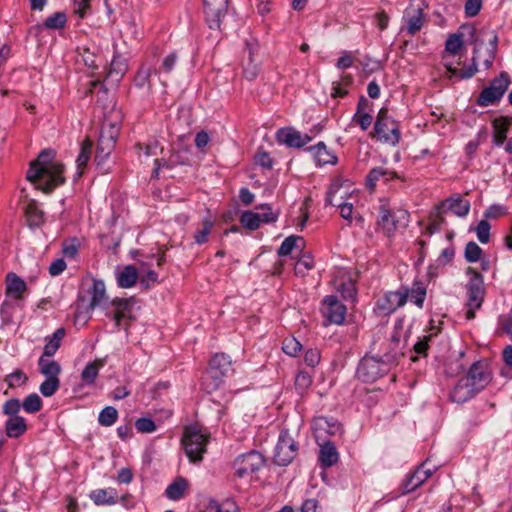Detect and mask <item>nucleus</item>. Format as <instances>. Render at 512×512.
<instances>
[{
  "mask_svg": "<svg viewBox=\"0 0 512 512\" xmlns=\"http://www.w3.org/2000/svg\"><path fill=\"white\" fill-rule=\"evenodd\" d=\"M399 178L398 174L383 167L372 168L366 176V186L370 190H374L377 181L383 179L385 183Z\"/></svg>",
  "mask_w": 512,
  "mask_h": 512,
  "instance_id": "nucleus-30",
  "label": "nucleus"
},
{
  "mask_svg": "<svg viewBox=\"0 0 512 512\" xmlns=\"http://www.w3.org/2000/svg\"><path fill=\"white\" fill-rule=\"evenodd\" d=\"M87 292L91 297L90 302L86 307L83 308L78 305L76 310L77 318H81L82 315L84 319L90 318V312L93 311L96 307L105 303L107 299L105 284L101 279H93L92 285Z\"/></svg>",
  "mask_w": 512,
  "mask_h": 512,
  "instance_id": "nucleus-15",
  "label": "nucleus"
},
{
  "mask_svg": "<svg viewBox=\"0 0 512 512\" xmlns=\"http://www.w3.org/2000/svg\"><path fill=\"white\" fill-rule=\"evenodd\" d=\"M157 70L152 66L148 64H142L139 69L137 70L134 79L133 84L138 89L145 90L146 94H150L152 92V81L151 76L152 74H156Z\"/></svg>",
  "mask_w": 512,
  "mask_h": 512,
  "instance_id": "nucleus-27",
  "label": "nucleus"
},
{
  "mask_svg": "<svg viewBox=\"0 0 512 512\" xmlns=\"http://www.w3.org/2000/svg\"><path fill=\"white\" fill-rule=\"evenodd\" d=\"M188 486V481L185 478L179 476L167 486L165 495L170 500H180L185 496V492L188 489Z\"/></svg>",
  "mask_w": 512,
  "mask_h": 512,
  "instance_id": "nucleus-37",
  "label": "nucleus"
},
{
  "mask_svg": "<svg viewBox=\"0 0 512 512\" xmlns=\"http://www.w3.org/2000/svg\"><path fill=\"white\" fill-rule=\"evenodd\" d=\"M67 23V15L65 12H56L51 16L47 17L42 24H36L32 29L41 31L42 29L47 30H60L65 27Z\"/></svg>",
  "mask_w": 512,
  "mask_h": 512,
  "instance_id": "nucleus-34",
  "label": "nucleus"
},
{
  "mask_svg": "<svg viewBox=\"0 0 512 512\" xmlns=\"http://www.w3.org/2000/svg\"><path fill=\"white\" fill-rule=\"evenodd\" d=\"M510 82L509 74L501 72L479 93L476 98V104L480 107L496 105L508 90Z\"/></svg>",
  "mask_w": 512,
  "mask_h": 512,
  "instance_id": "nucleus-10",
  "label": "nucleus"
},
{
  "mask_svg": "<svg viewBox=\"0 0 512 512\" xmlns=\"http://www.w3.org/2000/svg\"><path fill=\"white\" fill-rule=\"evenodd\" d=\"M498 47V36L492 32L489 39V44H484L483 41H476L473 50L472 63L462 69H457L451 64H446L447 78H456L457 80H467L472 78L478 71V63L482 61L484 69L488 70L492 67L496 57Z\"/></svg>",
  "mask_w": 512,
  "mask_h": 512,
  "instance_id": "nucleus-2",
  "label": "nucleus"
},
{
  "mask_svg": "<svg viewBox=\"0 0 512 512\" xmlns=\"http://www.w3.org/2000/svg\"><path fill=\"white\" fill-rule=\"evenodd\" d=\"M259 50V45L255 40H246L245 47L242 52V71L243 76L249 80L253 81L257 78L260 71V61L255 59Z\"/></svg>",
  "mask_w": 512,
  "mask_h": 512,
  "instance_id": "nucleus-13",
  "label": "nucleus"
},
{
  "mask_svg": "<svg viewBox=\"0 0 512 512\" xmlns=\"http://www.w3.org/2000/svg\"><path fill=\"white\" fill-rule=\"evenodd\" d=\"M5 282L6 295L14 299H21L27 289L26 282L14 272H9L6 275Z\"/></svg>",
  "mask_w": 512,
  "mask_h": 512,
  "instance_id": "nucleus-29",
  "label": "nucleus"
},
{
  "mask_svg": "<svg viewBox=\"0 0 512 512\" xmlns=\"http://www.w3.org/2000/svg\"><path fill=\"white\" fill-rule=\"evenodd\" d=\"M214 223L211 220H204L203 222V228L199 231H197L194 235L195 243L201 245L207 242L208 236L211 233V229L213 227Z\"/></svg>",
  "mask_w": 512,
  "mask_h": 512,
  "instance_id": "nucleus-56",
  "label": "nucleus"
},
{
  "mask_svg": "<svg viewBox=\"0 0 512 512\" xmlns=\"http://www.w3.org/2000/svg\"><path fill=\"white\" fill-rule=\"evenodd\" d=\"M337 290L341 293L344 299H353L356 295V287L351 280L341 282L338 285Z\"/></svg>",
  "mask_w": 512,
  "mask_h": 512,
  "instance_id": "nucleus-62",
  "label": "nucleus"
},
{
  "mask_svg": "<svg viewBox=\"0 0 512 512\" xmlns=\"http://www.w3.org/2000/svg\"><path fill=\"white\" fill-rule=\"evenodd\" d=\"M463 378L479 393L490 383L492 374L485 362L477 361L471 365Z\"/></svg>",
  "mask_w": 512,
  "mask_h": 512,
  "instance_id": "nucleus-16",
  "label": "nucleus"
},
{
  "mask_svg": "<svg viewBox=\"0 0 512 512\" xmlns=\"http://www.w3.org/2000/svg\"><path fill=\"white\" fill-rule=\"evenodd\" d=\"M209 437V433L197 424L185 427L181 442L190 461L198 462L202 460Z\"/></svg>",
  "mask_w": 512,
  "mask_h": 512,
  "instance_id": "nucleus-5",
  "label": "nucleus"
},
{
  "mask_svg": "<svg viewBox=\"0 0 512 512\" xmlns=\"http://www.w3.org/2000/svg\"><path fill=\"white\" fill-rule=\"evenodd\" d=\"M12 314L13 305L8 301H4L0 306V317L2 323L5 325L10 324L12 322Z\"/></svg>",
  "mask_w": 512,
  "mask_h": 512,
  "instance_id": "nucleus-63",
  "label": "nucleus"
},
{
  "mask_svg": "<svg viewBox=\"0 0 512 512\" xmlns=\"http://www.w3.org/2000/svg\"><path fill=\"white\" fill-rule=\"evenodd\" d=\"M118 419V411L112 406H106L101 410L98 416L100 425L109 427L112 426Z\"/></svg>",
  "mask_w": 512,
  "mask_h": 512,
  "instance_id": "nucleus-46",
  "label": "nucleus"
},
{
  "mask_svg": "<svg viewBox=\"0 0 512 512\" xmlns=\"http://www.w3.org/2000/svg\"><path fill=\"white\" fill-rule=\"evenodd\" d=\"M403 353L394 349L393 353H380L376 356L366 355L357 367V377L365 382L372 383L388 374L391 367L396 365Z\"/></svg>",
  "mask_w": 512,
  "mask_h": 512,
  "instance_id": "nucleus-3",
  "label": "nucleus"
},
{
  "mask_svg": "<svg viewBox=\"0 0 512 512\" xmlns=\"http://www.w3.org/2000/svg\"><path fill=\"white\" fill-rule=\"evenodd\" d=\"M135 427L140 433H152L156 430L155 422L149 417H141L137 419Z\"/></svg>",
  "mask_w": 512,
  "mask_h": 512,
  "instance_id": "nucleus-59",
  "label": "nucleus"
},
{
  "mask_svg": "<svg viewBox=\"0 0 512 512\" xmlns=\"http://www.w3.org/2000/svg\"><path fill=\"white\" fill-rule=\"evenodd\" d=\"M314 266L313 259L309 255H303L296 263L294 271L296 275L305 276L307 271Z\"/></svg>",
  "mask_w": 512,
  "mask_h": 512,
  "instance_id": "nucleus-55",
  "label": "nucleus"
},
{
  "mask_svg": "<svg viewBox=\"0 0 512 512\" xmlns=\"http://www.w3.org/2000/svg\"><path fill=\"white\" fill-rule=\"evenodd\" d=\"M27 222L30 227H39L44 222V212L35 200H30L25 207Z\"/></svg>",
  "mask_w": 512,
  "mask_h": 512,
  "instance_id": "nucleus-39",
  "label": "nucleus"
},
{
  "mask_svg": "<svg viewBox=\"0 0 512 512\" xmlns=\"http://www.w3.org/2000/svg\"><path fill=\"white\" fill-rule=\"evenodd\" d=\"M92 147H93V142L88 138H86L81 143L80 153L76 159V164H77V168H78L77 177L82 176V173H83L82 169L84 167H86V165L91 157Z\"/></svg>",
  "mask_w": 512,
  "mask_h": 512,
  "instance_id": "nucleus-41",
  "label": "nucleus"
},
{
  "mask_svg": "<svg viewBox=\"0 0 512 512\" xmlns=\"http://www.w3.org/2000/svg\"><path fill=\"white\" fill-rule=\"evenodd\" d=\"M278 143L285 144L292 148H302L312 141V137L308 134H301L299 131L286 127L280 128L276 133Z\"/></svg>",
  "mask_w": 512,
  "mask_h": 512,
  "instance_id": "nucleus-18",
  "label": "nucleus"
},
{
  "mask_svg": "<svg viewBox=\"0 0 512 512\" xmlns=\"http://www.w3.org/2000/svg\"><path fill=\"white\" fill-rule=\"evenodd\" d=\"M463 45L461 34H451L445 43V50L453 55L457 54Z\"/></svg>",
  "mask_w": 512,
  "mask_h": 512,
  "instance_id": "nucleus-54",
  "label": "nucleus"
},
{
  "mask_svg": "<svg viewBox=\"0 0 512 512\" xmlns=\"http://www.w3.org/2000/svg\"><path fill=\"white\" fill-rule=\"evenodd\" d=\"M21 407L22 404L19 399L11 398L4 403L2 410L3 413L9 417H17L19 416L18 413L20 412Z\"/></svg>",
  "mask_w": 512,
  "mask_h": 512,
  "instance_id": "nucleus-57",
  "label": "nucleus"
},
{
  "mask_svg": "<svg viewBox=\"0 0 512 512\" xmlns=\"http://www.w3.org/2000/svg\"><path fill=\"white\" fill-rule=\"evenodd\" d=\"M341 185L338 181H333L326 193L325 205L338 206L340 209V215L345 220H352L353 205L351 203H335V194L339 191Z\"/></svg>",
  "mask_w": 512,
  "mask_h": 512,
  "instance_id": "nucleus-26",
  "label": "nucleus"
},
{
  "mask_svg": "<svg viewBox=\"0 0 512 512\" xmlns=\"http://www.w3.org/2000/svg\"><path fill=\"white\" fill-rule=\"evenodd\" d=\"M50 357L42 354L38 359L39 372L46 377L39 386V391L44 397L53 396L60 388L61 365L49 359Z\"/></svg>",
  "mask_w": 512,
  "mask_h": 512,
  "instance_id": "nucleus-9",
  "label": "nucleus"
},
{
  "mask_svg": "<svg viewBox=\"0 0 512 512\" xmlns=\"http://www.w3.org/2000/svg\"><path fill=\"white\" fill-rule=\"evenodd\" d=\"M27 429L26 420L22 416L9 417L5 422V432L9 438H19Z\"/></svg>",
  "mask_w": 512,
  "mask_h": 512,
  "instance_id": "nucleus-36",
  "label": "nucleus"
},
{
  "mask_svg": "<svg viewBox=\"0 0 512 512\" xmlns=\"http://www.w3.org/2000/svg\"><path fill=\"white\" fill-rule=\"evenodd\" d=\"M56 152L43 149L38 157L30 163L26 178L32 183H38L37 188L45 193H51L56 187L64 184V165L54 161Z\"/></svg>",
  "mask_w": 512,
  "mask_h": 512,
  "instance_id": "nucleus-1",
  "label": "nucleus"
},
{
  "mask_svg": "<svg viewBox=\"0 0 512 512\" xmlns=\"http://www.w3.org/2000/svg\"><path fill=\"white\" fill-rule=\"evenodd\" d=\"M425 463L420 464L413 473L407 475L406 479L402 482L400 486V493L407 494L414 490H416L419 486H421L429 477H431L432 472L430 469H424Z\"/></svg>",
  "mask_w": 512,
  "mask_h": 512,
  "instance_id": "nucleus-20",
  "label": "nucleus"
},
{
  "mask_svg": "<svg viewBox=\"0 0 512 512\" xmlns=\"http://www.w3.org/2000/svg\"><path fill=\"white\" fill-rule=\"evenodd\" d=\"M387 301L393 306L394 312L404 306L408 301V286H401L396 291H390L385 294Z\"/></svg>",
  "mask_w": 512,
  "mask_h": 512,
  "instance_id": "nucleus-42",
  "label": "nucleus"
},
{
  "mask_svg": "<svg viewBox=\"0 0 512 512\" xmlns=\"http://www.w3.org/2000/svg\"><path fill=\"white\" fill-rule=\"evenodd\" d=\"M27 380H28L27 376L20 369L15 370L11 374L7 375V377H6V382L9 387L20 386L21 384L25 383Z\"/></svg>",
  "mask_w": 512,
  "mask_h": 512,
  "instance_id": "nucleus-61",
  "label": "nucleus"
},
{
  "mask_svg": "<svg viewBox=\"0 0 512 512\" xmlns=\"http://www.w3.org/2000/svg\"><path fill=\"white\" fill-rule=\"evenodd\" d=\"M240 223L243 227L254 231L260 227V213L253 211H244L240 216Z\"/></svg>",
  "mask_w": 512,
  "mask_h": 512,
  "instance_id": "nucleus-44",
  "label": "nucleus"
},
{
  "mask_svg": "<svg viewBox=\"0 0 512 512\" xmlns=\"http://www.w3.org/2000/svg\"><path fill=\"white\" fill-rule=\"evenodd\" d=\"M216 512H240V510L232 499H226L222 504L216 505Z\"/></svg>",
  "mask_w": 512,
  "mask_h": 512,
  "instance_id": "nucleus-64",
  "label": "nucleus"
},
{
  "mask_svg": "<svg viewBox=\"0 0 512 512\" xmlns=\"http://www.w3.org/2000/svg\"><path fill=\"white\" fill-rule=\"evenodd\" d=\"M117 491L115 488L96 489L90 492L89 498L97 506L114 505L117 502Z\"/></svg>",
  "mask_w": 512,
  "mask_h": 512,
  "instance_id": "nucleus-32",
  "label": "nucleus"
},
{
  "mask_svg": "<svg viewBox=\"0 0 512 512\" xmlns=\"http://www.w3.org/2000/svg\"><path fill=\"white\" fill-rule=\"evenodd\" d=\"M298 242L303 243V238L295 235H291L285 238L280 247L278 248V256L283 257L291 254L294 248L299 247Z\"/></svg>",
  "mask_w": 512,
  "mask_h": 512,
  "instance_id": "nucleus-45",
  "label": "nucleus"
},
{
  "mask_svg": "<svg viewBox=\"0 0 512 512\" xmlns=\"http://www.w3.org/2000/svg\"><path fill=\"white\" fill-rule=\"evenodd\" d=\"M264 464V456L256 450H251L247 453L239 455L235 459L233 466L237 477L244 478L259 471L264 466Z\"/></svg>",
  "mask_w": 512,
  "mask_h": 512,
  "instance_id": "nucleus-12",
  "label": "nucleus"
},
{
  "mask_svg": "<svg viewBox=\"0 0 512 512\" xmlns=\"http://www.w3.org/2000/svg\"><path fill=\"white\" fill-rule=\"evenodd\" d=\"M313 156L317 166L322 167L330 164L335 165L338 162L337 156L334 152L328 150L324 142H319L314 146L307 149Z\"/></svg>",
  "mask_w": 512,
  "mask_h": 512,
  "instance_id": "nucleus-25",
  "label": "nucleus"
},
{
  "mask_svg": "<svg viewBox=\"0 0 512 512\" xmlns=\"http://www.w3.org/2000/svg\"><path fill=\"white\" fill-rule=\"evenodd\" d=\"M298 452V446L288 430H282L275 446L273 462L278 466L289 465Z\"/></svg>",
  "mask_w": 512,
  "mask_h": 512,
  "instance_id": "nucleus-11",
  "label": "nucleus"
},
{
  "mask_svg": "<svg viewBox=\"0 0 512 512\" xmlns=\"http://www.w3.org/2000/svg\"><path fill=\"white\" fill-rule=\"evenodd\" d=\"M139 278L138 271L135 266L127 265L117 273V284L121 288L133 287Z\"/></svg>",
  "mask_w": 512,
  "mask_h": 512,
  "instance_id": "nucleus-38",
  "label": "nucleus"
},
{
  "mask_svg": "<svg viewBox=\"0 0 512 512\" xmlns=\"http://www.w3.org/2000/svg\"><path fill=\"white\" fill-rule=\"evenodd\" d=\"M229 0H203L205 19L210 29H219L227 13Z\"/></svg>",
  "mask_w": 512,
  "mask_h": 512,
  "instance_id": "nucleus-17",
  "label": "nucleus"
},
{
  "mask_svg": "<svg viewBox=\"0 0 512 512\" xmlns=\"http://www.w3.org/2000/svg\"><path fill=\"white\" fill-rule=\"evenodd\" d=\"M352 121L358 124L361 130L366 131L371 126L373 117L369 112H355Z\"/></svg>",
  "mask_w": 512,
  "mask_h": 512,
  "instance_id": "nucleus-60",
  "label": "nucleus"
},
{
  "mask_svg": "<svg viewBox=\"0 0 512 512\" xmlns=\"http://www.w3.org/2000/svg\"><path fill=\"white\" fill-rule=\"evenodd\" d=\"M159 148V142L156 139L150 140L147 144L136 143L134 149L139 157L142 153L145 157H149L156 154V149Z\"/></svg>",
  "mask_w": 512,
  "mask_h": 512,
  "instance_id": "nucleus-49",
  "label": "nucleus"
},
{
  "mask_svg": "<svg viewBox=\"0 0 512 512\" xmlns=\"http://www.w3.org/2000/svg\"><path fill=\"white\" fill-rule=\"evenodd\" d=\"M301 349V343L293 337L284 339L282 343L283 352L289 356H297Z\"/></svg>",
  "mask_w": 512,
  "mask_h": 512,
  "instance_id": "nucleus-52",
  "label": "nucleus"
},
{
  "mask_svg": "<svg viewBox=\"0 0 512 512\" xmlns=\"http://www.w3.org/2000/svg\"><path fill=\"white\" fill-rule=\"evenodd\" d=\"M477 391L467 383V380L461 378L450 393V399L455 403H464L473 398Z\"/></svg>",
  "mask_w": 512,
  "mask_h": 512,
  "instance_id": "nucleus-28",
  "label": "nucleus"
},
{
  "mask_svg": "<svg viewBox=\"0 0 512 512\" xmlns=\"http://www.w3.org/2000/svg\"><path fill=\"white\" fill-rule=\"evenodd\" d=\"M115 144L116 137L114 135H105L104 132L100 134L95 153V162L98 166H100L107 160V158L113 151Z\"/></svg>",
  "mask_w": 512,
  "mask_h": 512,
  "instance_id": "nucleus-24",
  "label": "nucleus"
},
{
  "mask_svg": "<svg viewBox=\"0 0 512 512\" xmlns=\"http://www.w3.org/2000/svg\"><path fill=\"white\" fill-rule=\"evenodd\" d=\"M482 253L481 247L474 241H470L466 244L464 257L467 262L475 263L480 260Z\"/></svg>",
  "mask_w": 512,
  "mask_h": 512,
  "instance_id": "nucleus-48",
  "label": "nucleus"
},
{
  "mask_svg": "<svg viewBox=\"0 0 512 512\" xmlns=\"http://www.w3.org/2000/svg\"><path fill=\"white\" fill-rule=\"evenodd\" d=\"M490 229H491V225H490V223L486 219H483V220L479 221L475 231H476L478 240L482 244H486V243L489 242V240H490Z\"/></svg>",
  "mask_w": 512,
  "mask_h": 512,
  "instance_id": "nucleus-53",
  "label": "nucleus"
},
{
  "mask_svg": "<svg viewBox=\"0 0 512 512\" xmlns=\"http://www.w3.org/2000/svg\"><path fill=\"white\" fill-rule=\"evenodd\" d=\"M427 295V286L421 280H414L408 287V299L418 308L422 309Z\"/></svg>",
  "mask_w": 512,
  "mask_h": 512,
  "instance_id": "nucleus-35",
  "label": "nucleus"
},
{
  "mask_svg": "<svg viewBox=\"0 0 512 512\" xmlns=\"http://www.w3.org/2000/svg\"><path fill=\"white\" fill-rule=\"evenodd\" d=\"M424 17V8L422 6L415 7L412 4L406 8L403 19L406 22V31L409 35L414 36L422 29Z\"/></svg>",
  "mask_w": 512,
  "mask_h": 512,
  "instance_id": "nucleus-21",
  "label": "nucleus"
},
{
  "mask_svg": "<svg viewBox=\"0 0 512 512\" xmlns=\"http://www.w3.org/2000/svg\"><path fill=\"white\" fill-rule=\"evenodd\" d=\"M42 399L36 393L29 394L23 401L22 407L27 413L34 414L41 410Z\"/></svg>",
  "mask_w": 512,
  "mask_h": 512,
  "instance_id": "nucleus-47",
  "label": "nucleus"
},
{
  "mask_svg": "<svg viewBox=\"0 0 512 512\" xmlns=\"http://www.w3.org/2000/svg\"><path fill=\"white\" fill-rule=\"evenodd\" d=\"M347 308L337 296L328 295L322 300L321 313L325 319V325H341L345 321Z\"/></svg>",
  "mask_w": 512,
  "mask_h": 512,
  "instance_id": "nucleus-14",
  "label": "nucleus"
},
{
  "mask_svg": "<svg viewBox=\"0 0 512 512\" xmlns=\"http://www.w3.org/2000/svg\"><path fill=\"white\" fill-rule=\"evenodd\" d=\"M437 209L443 213L448 210L458 217H465L470 211V202L463 199L460 195L456 197H450L440 202L437 205Z\"/></svg>",
  "mask_w": 512,
  "mask_h": 512,
  "instance_id": "nucleus-22",
  "label": "nucleus"
},
{
  "mask_svg": "<svg viewBox=\"0 0 512 512\" xmlns=\"http://www.w3.org/2000/svg\"><path fill=\"white\" fill-rule=\"evenodd\" d=\"M369 135L380 143L395 147L401 140L400 123L389 115L386 108H381Z\"/></svg>",
  "mask_w": 512,
  "mask_h": 512,
  "instance_id": "nucleus-4",
  "label": "nucleus"
},
{
  "mask_svg": "<svg viewBox=\"0 0 512 512\" xmlns=\"http://www.w3.org/2000/svg\"><path fill=\"white\" fill-rule=\"evenodd\" d=\"M378 226L387 237L394 235L399 227H406L409 222V213L406 210H391L388 201L380 200Z\"/></svg>",
  "mask_w": 512,
  "mask_h": 512,
  "instance_id": "nucleus-8",
  "label": "nucleus"
},
{
  "mask_svg": "<svg viewBox=\"0 0 512 512\" xmlns=\"http://www.w3.org/2000/svg\"><path fill=\"white\" fill-rule=\"evenodd\" d=\"M512 118L509 117H498L492 121L493 127V143L496 146H501L504 144L507 138V132L509 130V126L511 125Z\"/></svg>",
  "mask_w": 512,
  "mask_h": 512,
  "instance_id": "nucleus-31",
  "label": "nucleus"
},
{
  "mask_svg": "<svg viewBox=\"0 0 512 512\" xmlns=\"http://www.w3.org/2000/svg\"><path fill=\"white\" fill-rule=\"evenodd\" d=\"M234 372L232 361L225 353H216L209 362V367L203 381L208 392L220 387L225 377Z\"/></svg>",
  "mask_w": 512,
  "mask_h": 512,
  "instance_id": "nucleus-6",
  "label": "nucleus"
},
{
  "mask_svg": "<svg viewBox=\"0 0 512 512\" xmlns=\"http://www.w3.org/2000/svg\"><path fill=\"white\" fill-rule=\"evenodd\" d=\"M135 303V298H114L111 301V306L114 307L113 320L117 330L120 329L123 320H133L132 307Z\"/></svg>",
  "mask_w": 512,
  "mask_h": 512,
  "instance_id": "nucleus-19",
  "label": "nucleus"
},
{
  "mask_svg": "<svg viewBox=\"0 0 512 512\" xmlns=\"http://www.w3.org/2000/svg\"><path fill=\"white\" fill-rule=\"evenodd\" d=\"M445 223V218L443 216V212L435 207V213L433 214V219L431 223L426 228V234L432 235L438 231H440L441 226Z\"/></svg>",
  "mask_w": 512,
  "mask_h": 512,
  "instance_id": "nucleus-51",
  "label": "nucleus"
},
{
  "mask_svg": "<svg viewBox=\"0 0 512 512\" xmlns=\"http://www.w3.org/2000/svg\"><path fill=\"white\" fill-rule=\"evenodd\" d=\"M104 366L103 359H96L88 363L81 372V380L86 385H92L99 374L100 368Z\"/></svg>",
  "mask_w": 512,
  "mask_h": 512,
  "instance_id": "nucleus-40",
  "label": "nucleus"
},
{
  "mask_svg": "<svg viewBox=\"0 0 512 512\" xmlns=\"http://www.w3.org/2000/svg\"><path fill=\"white\" fill-rule=\"evenodd\" d=\"M339 454L333 442L325 441L319 452V462L321 467L328 468L338 462Z\"/></svg>",
  "mask_w": 512,
  "mask_h": 512,
  "instance_id": "nucleus-33",
  "label": "nucleus"
},
{
  "mask_svg": "<svg viewBox=\"0 0 512 512\" xmlns=\"http://www.w3.org/2000/svg\"><path fill=\"white\" fill-rule=\"evenodd\" d=\"M87 93H96L97 102L104 105V100H106L108 96V89L102 84L100 80H93L90 82V89Z\"/></svg>",
  "mask_w": 512,
  "mask_h": 512,
  "instance_id": "nucleus-50",
  "label": "nucleus"
},
{
  "mask_svg": "<svg viewBox=\"0 0 512 512\" xmlns=\"http://www.w3.org/2000/svg\"><path fill=\"white\" fill-rule=\"evenodd\" d=\"M313 428L318 439L323 437V433L330 436H335L337 434H341L342 432V426L337 420L324 416H320L314 419Z\"/></svg>",
  "mask_w": 512,
  "mask_h": 512,
  "instance_id": "nucleus-23",
  "label": "nucleus"
},
{
  "mask_svg": "<svg viewBox=\"0 0 512 512\" xmlns=\"http://www.w3.org/2000/svg\"><path fill=\"white\" fill-rule=\"evenodd\" d=\"M65 336V329L58 328L49 339V341L45 344L43 355L44 356H53L57 350L60 348L61 340Z\"/></svg>",
  "mask_w": 512,
  "mask_h": 512,
  "instance_id": "nucleus-43",
  "label": "nucleus"
},
{
  "mask_svg": "<svg viewBox=\"0 0 512 512\" xmlns=\"http://www.w3.org/2000/svg\"><path fill=\"white\" fill-rule=\"evenodd\" d=\"M83 61L84 64L92 70H97L102 64V58L89 49L84 50Z\"/></svg>",
  "mask_w": 512,
  "mask_h": 512,
  "instance_id": "nucleus-58",
  "label": "nucleus"
},
{
  "mask_svg": "<svg viewBox=\"0 0 512 512\" xmlns=\"http://www.w3.org/2000/svg\"><path fill=\"white\" fill-rule=\"evenodd\" d=\"M466 274L470 276L465 285L468 307L466 311V318L471 320L475 317V311L482 306L486 290L484 286V278L476 269L468 267L466 269Z\"/></svg>",
  "mask_w": 512,
  "mask_h": 512,
  "instance_id": "nucleus-7",
  "label": "nucleus"
}]
</instances>
